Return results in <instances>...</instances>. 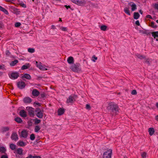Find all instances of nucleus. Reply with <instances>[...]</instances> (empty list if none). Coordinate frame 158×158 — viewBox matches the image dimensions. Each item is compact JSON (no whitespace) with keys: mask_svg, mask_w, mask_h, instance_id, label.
Masks as SVG:
<instances>
[{"mask_svg":"<svg viewBox=\"0 0 158 158\" xmlns=\"http://www.w3.org/2000/svg\"><path fill=\"white\" fill-rule=\"evenodd\" d=\"M107 109L112 114H117L118 112V105L114 102H110L107 107Z\"/></svg>","mask_w":158,"mask_h":158,"instance_id":"f257e3e1","label":"nucleus"},{"mask_svg":"<svg viewBox=\"0 0 158 158\" xmlns=\"http://www.w3.org/2000/svg\"><path fill=\"white\" fill-rule=\"evenodd\" d=\"M70 69L73 72L76 73H79L81 71V64L78 63L73 64L71 66Z\"/></svg>","mask_w":158,"mask_h":158,"instance_id":"f03ea898","label":"nucleus"},{"mask_svg":"<svg viewBox=\"0 0 158 158\" xmlns=\"http://www.w3.org/2000/svg\"><path fill=\"white\" fill-rule=\"evenodd\" d=\"M112 150L111 149L108 150L105 152L103 155V158H111Z\"/></svg>","mask_w":158,"mask_h":158,"instance_id":"7ed1b4c3","label":"nucleus"},{"mask_svg":"<svg viewBox=\"0 0 158 158\" xmlns=\"http://www.w3.org/2000/svg\"><path fill=\"white\" fill-rule=\"evenodd\" d=\"M71 1L73 3L80 6L83 5L86 3L85 0H71Z\"/></svg>","mask_w":158,"mask_h":158,"instance_id":"20e7f679","label":"nucleus"},{"mask_svg":"<svg viewBox=\"0 0 158 158\" xmlns=\"http://www.w3.org/2000/svg\"><path fill=\"white\" fill-rule=\"evenodd\" d=\"M35 112H36V116L39 118H42L43 117V111H41L40 109L37 108L35 110Z\"/></svg>","mask_w":158,"mask_h":158,"instance_id":"39448f33","label":"nucleus"},{"mask_svg":"<svg viewBox=\"0 0 158 158\" xmlns=\"http://www.w3.org/2000/svg\"><path fill=\"white\" fill-rule=\"evenodd\" d=\"M26 110L28 112L29 115L31 117H33L34 116V110L33 108L31 107H27Z\"/></svg>","mask_w":158,"mask_h":158,"instance_id":"423d86ee","label":"nucleus"},{"mask_svg":"<svg viewBox=\"0 0 158 158\" xmlns=\"http://www.w3.org/2000/svg\"><path fill=\"white\" fill-rule=\"evenodd\" d=\"M77 96L74 95H71L69 96L67 100V103H69L74 102L75 101V98Z\"/></svg>","mask_w":158,"mask_h":158,"instance_id":"0eeeda50","label":"nucleus"},{"mask_svg":"<svg viewBox=\"0 0 158 158\" xmlns=\"http://www.w3.org/2000/svg\"><path fill=\"white\" fill-rule=\"evenodd\" d=\"M18 87L20 89L24 88L26 85L25 83L23 81H19L17 83Z\"/></svg>","mask_w":158,"mask_h":158,"instance_id":"6e6552de","label":"nucleus"},{"mask_svg":"<svg viewBox=\"0 0 158 158\" xmlns=\"http://www.w3.org/2000/svg\"><path fill=\"white\" fill-rule=\"evenodd\" d=\"M19 73L18 72L12 73L10 76V77L12 79H17L19 76Z\"/></svg>","mask_w":158,"mask_h":158,"instance_id":"1a4fd4ad","label":"nucleus"},{"mask_svg":"<svg viewBox=\"0 0 158 158\" xmlns=\"http://www.w3.org/2000/svg\"><path fill=\"white\" fill-rule=\"evenodd\" d=\"M11 139L15 141L19 139L18 136L16 133H13L11 136Z\"/></svg>","mask_w":158,"mask_h":158,"instance_id":"9d476101","label":"nucleus"},{"mask_svg":"<svg viewBox=\"0 0 158 158\" xmlns=\"http://www.w3.org/2000/svg\"><path fill=\"white\" fill-rule=\"evenodd\" d=\"M36 64L37 67L39 68L40 69L43 70H47V69H46L44 67L41 65V63L40 62L38 63V62L36 61Z\"/></svg>","mask_w":158,"mask_h":158,"instance_id":"9b49d317","label":"nucleus"},{"mask_svg":"<svg viewBox=\"0 0 158 158\" xmlns=\"http://www.w3.org/2000/svg\"><path fill=\"white\" fill-rule=\"evenodd\" d=\"M28 136V133L25 130H23L22 131L20 136L24 138H26Z\"/></svg>","mask_w":158,"mask_h":158,"instance_id":"f8f14e48","label":"nucleus"},{"mask_svg":"<svg viewBox=\"0 0 158 158\" xmlns=\"http://www.w3.org/2000/svg\"><path fill=\"white\" fill-rule=\"evenodd\" d=\"M24 102L25 103L29 104L32 102V99L29 97H26L23 99Z\"/></svg>","mask_w":158,"mask_h":158,"instance_id":"ddd939ff","label":"nucleus"},{"mask_svg":"<svg viewBox=\"0 0 158 158\" xmlns=\"http://www.w3.org/2000/svg\"><path fill=\"white\" fill-rule=\"evenodd\" d=\"M19 114L20 116L23 117H26L27 116L26 111L24 110H21L19 112Z\"/></svg>","mask_w":158,"mask_h":158,"instance_id":"4468645a","label":"nucleus"},{"mask_svg":"<svg viewBox=\"0 0 158 158\" xmlns=\"http://www.w3.org/2000/svg\"><path fill=\"white\" fill-rule=\"evenodd\" d=\"M67 61L69 64H73L74 62V58L72 56H70L67 59Z\"/></svg>","mask_w":158,"mask_h":158,"instance_id":"2eb2a0df","label":"nucleus"},{"mask_svg":"<svg viewBox=\"0 0 158 158\" xmlns=\"http://www.w3.org/2000/svg\"><path fill=\"white\" fill-rule=\"evenodd\" d=\"M32 93V95L35 97L38 96L40 94V92L36 89L33 90Z\"/></svg>","mask_w":158,"mask_h":158,"instance_id":"dca6fc26","label":"nucleus"},{"mask_svg":"<svg viewBox=\"0 0 158 158\" xmlns=\"http://www.w3.org/2000/svg\"><path fill=\"white\" fill-rule=\"evenodd\" d=\"M25 78L28 80H30L31 78V77L30 74L28 73H25L23 76L22 77V78L23 79V78Z\"/></svg>","mask_w":158,"mask_h":158,"instance_id":"f3484780","label":"nucleus"},{"mask_svg":"<svg viewBox=\"0 0 158 158\" xmlns=\"http://www.w3.org/2000/svg\"><path fill=\"white\" fill-rule=\"evenodd\" d=\"M64 112V109L60 108L58 111V115H60L63 114Z\"/></svg>","mask_w":158,"mask_h":158,"instance_id":"a211bd4d","label":"nucleus"},{"mask_svg":"<svg viewBox=\"0 0 158 158\" xmlns=\"http://www.w3.org/2000/svg\"><path fill=\"white\" fill-rule=\"evenodd\" d=\"M0 10L3 12L6 15H8L9 13L8 11L3 7L0 6Z\"/></svg>","mask_w":158,"mask_h":158,"instance_id":"6ab92c4d","label":"nucleus"},{"mask_svg":"<svg viewBox=\"0 0 158 158\" xmlns=\"http://www.w3.org/2000/svg\"><path fill=\"white\" fill-rule=\"evenodd\" d=\"M30 67V65L29 64L27 63L26 64V65H24L22 66L21 67V69L22 70H24L27 69Z\"/></svg>","mask_w":158,"mask_h":158,"instance_id":"aec40b11","label":"nucleus"},{"mask_svg":"<svg viewBox=\"0 0 158 158\" xmlns=\"http://www.w3.org/2000/svg\"><path fill=\"white\" fill-rule=\"evenodd\" d=\"M135 56L141 60H142L143 59H145L146 58L145 56L141 55L140 54H136L135 55Z\"/></svg>","mask_w":158,"mask_h":158,"instance_id":"412c9836","label":"nucleus"},{"mask_svg":"<svg viewBox=\"0 0 158 158\" xmlns=\"http://www.w3.org/2000/svg\"><path fill=\"white\" fill-rule=\"evenodd\" d=\"M152 36L156 39V37H158V31L152 32Z\"/></svg>","mask_w":158,"mask_h":158,"instance_id":"4be33fe9","label":"nucleus"},{"mask_svg":"<svg viewBox=\"0 0 158 158\" xmlns=\"http://www.w3.org/2000/svg\"><path fill=\"white\" fill-rule=\"evenodd\" d=\"M148 131L149 135H152L154 134L155 131L153 128H150L148 129Z\"/></svg>","mask_w":158,"mask_h":158,"instance_id":"5701e85b","label":"nucleus"},{"mask_svg":"<svg viewBox=\"0 0 158 158\" xmlns=\"http://www.w3.org/2000/svg\"><path fill=\"white\" fill-rule=\"evenodd\" d=\"M140 15L138 12L134 13V18L135 19H138Z\"/></svg>","mask_w":158,"mask_h":158,"instance_id":"b1692460","label":"nucleus"},{"mask_svg":"<svg viewBox=\"0 0 158 158\" xmlns=\"http://www.w3.org/2000/svg\"><path fill=\"white\" fill-rule=\"evenodd\" d=\"M124 11L128 15H131V13L130 12L129 10V8L127 7H126L124 8Z\"/></svg>","mask_w":158,"mask_h":158,"instance_id":"393cba45","label":"nucleus"},{"mask_svg":"<svg viewBox=\"0 0 158 158\" xmlns=\"http://www.w3.org/2000/svg\"><path fill=\"white\" fill-rule=\"evenodd\" d=\"M18 62V61L17 60H15L14 61L11 62L10 63V65L11 66H14L16 64H17Z\"/></svg>","mask_w":158,"mask_h":158,"instance_id":"a878e982","label":"nucleus"},{"mask_svg":"<svg viewBox=\"0 0 158 158\" xmlns=\"http://www.w3.org/2000/svg\"><path fill=\"white\" fill-rule=\"evenodd\" d=\"M15 120L18 123H21L22 122V119L20 117H17L15 118Z\"/></svg>","mask_w":158,"mask_h":158,"instance_id":"bb28decb","label":"nucleus"},{"mask_svg":"<svg viewBox=\"0 0 158 158\" xmlns=\"http://www.w3.org/2000/svg\"><path fill=\"white\" fill-rule=\"evenodd\" d=\"M23 150L21 148H19L17 150V152L18 154L21 155L22 154Z\"/></svg>","mask_w":158,"mask_h":158,"instance_id":"cd10ccee","label":"nucleus"},{"mask_svg":"<svg viewBox=\"0 0 158 158\" xmlns=\"http://www.w3.org/2000/svg\"><path fill=\"white\" fill-rule=\"evenodd\" d=\"M18 144L19 146L22 147H23L25 145V143L23 141H19L18 142Z\"/></svg>","mask_w":158,"mask_h":158,"instance_id":"c85d7f7f","label":"nucleus"},{"mask_svg":"<svg viewBox=\"0 0 158 158\" xmlns=\"http://www.w3.org/2000/svg\"><path fill=\"white\" fill-rule=\"evenodd\" d=\"M10 147L12 150H14L16 148V146L14 144L11 143L10 144Z\"/></svg>","mask_w":158,"mask_h":158,"instance_id":"c756f323","label":"nucleus"},{"mask_svg":"<svg viewBox=\"0 0 158 158\" xmlns=\"http://www.w3.org/2000/svg\"><path fill=\"white\" fill-rule=\"evenodd\" d=\"M131 10L132 11H134L136 9V5L135 4H132L131 6Z\"/></svg>","mask_w":158,"mask_h":158,"instance_id":"7c9ffc66","label":"nucleus"},{"mask_svg":"<svg viewBox=\"0 0 158 158\" xmlns=\"http://www.w3.org/2000/svg\"><path fill=\"white\" fill-rule=\"evenodd\" d=\"M107 28V27L104 25L101 26L100 27L101 30L104 31L106 30Z\"/></svg>","mask_w":158,"mask_h":158,"instance_id":"2f4dec72","label":"nucleus"},{"mask_svg":"<svg viewBox=\"0 0 158 158\" xmlns=\"http://www.w3.org/2000/svg\"><path fill=\"white\" fill-rule=\"evenodd\" d=\"M151 26L153 28H156L157 27V26L155 25V23L153 22H151L150 23Z\"/></svg>","mask_w":158,"mask_h":158,"instance_id":"473e14b6","label":"nucleus"},{"mask_svg":"<svg viewBox=\"0 0 158 158\" xmlns=\"http://www.w3.org/2000/svg\"><path fill=\"white\" fill-rule=\"evenodd\" d=\"M6 150L4 147H0V152L3 153H4L6 152Z\"/></svg>","mask_w":158,"mask_h":158,"instance_id":"72a5a7b5","label":"nucleus"},{"mask_svg":"<svg viewBox=\"0 0 158 158\" xmlns=\"http://www.w3.org/2000/svg\"><path fill=\"white\" fill-rule=\"evenodd\" d=\"M28 51L30 53H33L35 52V50L34 48H29L28 49Z\"/></svg>","mask_w":158,"mask_h":158,"instance_id":"f704fd0d","label":"nucleus"},{"mask_svg":"<svg viewBox=\"0 0 158 158\" xmlns=\"http://www.w3.org/2000/svg\"><path fill=\"white\" fill-rule=\"evenodd\" d=\"M40 128L38 126H36L35 127V131L36 132H37L40 130Z\"/></svg>","mask_w":158,"mask_h":158,"instance_id":"c9c22d12","label":"nucleus"},{"mask_svg":"<svg viewBox=\"0 0 158 158\" xmlns=\"http://www.w3.org/2000/svg\"><path fill=\"white\" fill-rule=\"evenodd\" d=\"M35 138V136L34 134H32L30 136V139L31 140H33Z\"/></svg>","mask_w":158,"mask_h":158,"instance_id":"e433bc0d","label":"nucleus"},{"mask_svg":"<svg viewBox=\"0 0 158 158\" xmlns=\"http://www.w3.org/2000/svg\"><path fill=\"white\" fill-rule=\"evenodd\" d=\"M41 122V120L40 119H39L38 118H36L35 119V124H37L40 123Z\"/></svg>","mask_w":158,"mask_h":158,"instance_id":"4c0bfd02","label":"nucleus"},{"mask_svg":"<svg viewBox=\"0 0 158 158\" xmlns=\"http://www.w3.org/2000/svg\"><path fill=\"white\" fill-rule=\"evenodd\" d=\"M60 29L63 31H66L67 30V28L66 27H61L60 28Z\"/></svg>","mask_w":158,"mask_h":158,"instance_id":"58836bf2","label":"nucleus"},{"mask_svg":"<svg viewBox=\"0 0 158 158\" xmlns=\"http://www.w3.org/2000/svg\"><path fill=\"white\" fill-rule=\"evenodd\" d=\"M145 62H146L147 64L149 65L150 64V62H151L150 61V59L149 58L146 59H145Z\"/></svg>","mask_w":158,"mask_h":158,"instance_id":"ea45409f","label":"nucleus"},{"mask_svg":"<svg viewBox=\"0 0 158 158\" xmlns=\"http://www.w3.org/2000/svg\"><path fill=\"white\" fill-rule=\"evenodd\" d=\"M146 153L145 152H143L141 154V156L142 158H146Z\"/></svg>","mask_w":158,"mask_h":158,"instance_id":"a19ab883","label":"nucleus"},{"mask_svg":"<svg viewBox=\"0 0 158 158\" xmlns=\"http://www.w3.org/2000/svg\"><path fill=\"white\" fill-rule=\"evenodd\" d=\"M3 131H6L9 130V128L8 127H4L3 128Z\"/></svg>","mask_w":158,"mask_h":158,"instance_id":"79ce46f5","label":"nucleus"},{"mask_svg":"<svg viewBox=\"0 0 158 158\" xmlns=\"http://www.w3.org/2000/svg\"><path fill=\"white\" fill-rule=\"evenodd\" d=\"M21 24L20 23L17 22L15 23V26L16 27H19L20 26Z\"/></svg>","mask_w":158,"mask_h":158,"instance_id":"37998d69","label":"nucleus"},{"mask_svg":"<svg viewBox=\"0 0 158 158\" xmlns=\"http://www.w3.org/2000/svg\"><path fill=\"white\" fill-rule=\"evenodd\" d=\"M92 61L94 62L95 61V60L97 59V57H96L95 56H93L92 57Z\"/></svg>","mask_w":158,"mask_h":158,"instance_id":"c03bdc74","label":"nucleus"},{"mask_svg":"<svg viewBox=\"0 0 158 158\" xmlns=\"http://www.w3.org/2000/svg\"><path fill=\"white\" fill-rule=\"evenodd\" d=\"M137 93L136 90H132L131 92V94L133 95H136V94Z\"/></svg>","mask_w":158,"mask_h":158,"instance_id":"a18cd8bd","label":"nucleus"},{"mask_svg":"<svg viewBox=\"0 0 158 158\" xmlns=\"http://www.w3.org/2000/svg\"><path fill=\"white\" fill-rule=\"evenodd\" d=\"M154 7L155 9L158 10V3H156L155 4Z\"/></svg>","mask_w":158,"mask_h":158,"instance_id":"49530a36","label":"nucleus"},{"mask_svg":"<svg viewBox=\"0 0 158 158\" xmlns=\"http://www.w3.org/2000/svg\"><path fill=\"white\" fill-rule=\"evenodd\" d=\"M90 105L89 104H86V108L88 110L90 109Z\"/></svg>","mask_w":158,"mask_h":158,"instance_id":"de8ad7c7","label":"nucleus"},{"mask_svg":"<svg viewBox=\"0 0 158 158\" xmlns=\"http://www.w3.org/2000/svg\"><path fill=\"white\" fill-rule=\"evenodd\" d=\"M20 6L24 8H26V5L23 3H21L20 4Z\"/></svg>","mask_w":158,"mask_h":158,"instance_id":"09e8293b","label":"nucleus"},{"mask_svg":"<svg viewBox=\"0 0 158 158\" xmlns=\"http://www.w3.org/2000/svg\"><path fill=\"white\" fill-rule=\"evenodd\" d=\"M32 158H41L40 156H33L32 155Z\"/></svg>","mask_w":158,"mask_h":158,"instance_id":"8fccbe9b","label":"nucleus"},{"mask_svg":"<svg viewBox=\"0 0 158 158\" xmlns=\"http://www.w3.org/2000/svg\"><path fill=\"white\" fill-rule=\"evenodd\" d=\"M135 23L136 25H137L138 26L140 25V23H139V21L138 20H137L136 21V22H135Z\"/></svg>","mask_w":158,"mask_h":158,"instance_id":"3c124183","label":"nucleus"},{"mask_svg":"<svg viewBox=\"0 0 158 158\" xmlns=\"http://www.w3.org/2000/svg\"><path fill=\"white\" fill-rule=\"evenodd\" d=\"M40 95L42 98H43L45 97V94L44 93L41 94Z\"/></svg>","mask_w":158,"mask_h":158,"instance_id":"603ef678","label":"nucleus"},{"mask_svg":"<svg viewBox=\"0 0 158 158\" xmlns=\"http://www.w3.org/2000/svg\"><path fill=\"white\" fill-rule=\"evenodd\" d=\"M34 104L36 105H37L38 106H41L40 103H39V102H34Z\"/></svg>","mask_w":158,"mask_h":158,"instance_id":"864d4df0","label":"nucleus"},{"mask_svg":"<svg viewBox=\"0 0 158 158\" xmlns=\"http://www.w3.org/2000/svg\"><path fill=\"white\" fill-rule=\"evenodd\" d=\"M64 7L67 9H68V8H71L70 6L69 5L67 6L66 5H64Z\"/></svg>","mask_w":158,"mask_h":158,"instance_id":"5fc2aeb1","label":"nucleus"},{"mask_svg":"<svg viewBox=\"0 0 158 158\" xmlns=\"http://www.w3.org/2000/svg\"><path fill=\"white\" fill-rule=\"evenodd\" d=\"M146 17L149 19H152V16L151 15H147Z\"/></svg>","mask_w":158,"mask_h":158,"instance_id":"6e6d98bb","label":"nucleus"},{"mask_svg":"<svg viewBox=\"0 0 158 158\" xmlns=\"http://www.w3.org/2000/svg\"><path fill=\"white\" fill-rule=\"evenodd\" d=\"M10 54V52H9V51L7 50L6 51V55H9Z\"/></svg>","mask_w":158,"mask_h":158,"instance_id":"4d7b16f0","label":"nucleus"},{"mask_svg":"<svg viewBox=\"0 0 158 158\" xmlns=\"http://www.w3.org/2000/svg\"><path fill=\"white\" fill-rule=\"evenodd\" d=\"M1 158H8L7 155H2V156Z\"/></svg>","mask_w":158,"mask_h":158,"instance_id":"13d9d810","label":"nucleus"},{"mask_svg":"<svg viewBox=\"0 0 158 158\" xmlns=\"http://www.w3.org/2000/svg\"><path fill=\"white\" fill-rule=\"evenodd\" d=\"M3 27V26L2 23H0V28H2Z\"/></svg>","mask_w":158,"mask_h":158,"instance_id":"bf43d9fd","label":"nucleus"},{"mask_svg":"<svg viewBox=\"0 0 158 158\" xmlns=\"http://www.w3.org/2000/svg\"><path fill=\"white\" fill-rule=\"evenodd\" d=\"M51 27H52V29H56L54 25H52Z\"/></svg>","mask_w":158,"mask_h":158,"instance_id":"052dcab7","label":"nucleus"},{"mask_svg":"<svg viewBox=\"0 0 158 158\" xmlns=\"http://www.w3.org/2000/svg\"><path fill=\"white\" fill-rule=\"evenodd\" d=\"M155 119H156L157 121H158V115H156V117H155Z\"/></svg>","mask_w":158,"mask_h":158,"instance_id":"680f3d73","label":"nucleus"},{"mask_svg":"<svg viewBox=\"0 0 158 158\" xmlns=\"http://www.w3.org/2000/svg\"><path fill=\"white\" fill-rule=\"evenodd\" d=\"M139 12L141 14H143V11H142V10H139Z\"/></svg>","mask_w":158,"mask_h":158,"instance_id":"e2e57ef3","label":"nucleus"},{"mask_svg":"<svg viewBox=\"0 0 158 158\" xmlns=\"http://www.w3.org/2000/svg\"><path fill=\"white\" fill-rule=\"evenodd\" d=\"M7 2H10L11 1H13L14 0H5Z\"/></svg>","mask_w":158,"mask_h":158,"instance_id":"0e129e2a","label":"nucleus"},{"mask_svg":"<svg viewBox=\"0 0 158 158\" xmlns=\"http://www.w3.org/2000/svg\"><path fill=\"white\" fill-rule=\"evenodd\" d=\"M156 107L158 109V102L156 103Z\"/></svg>","mask_w":158,"mask_h":158,"instance_id":"69168bd1","label":"nucleus"},{"mask_svg":"<svg viewBox=\"0 0 158 158\" xmlns=\"http://www.w3.org/2000/svg\"><path fill=\"white\" fill-rule=\"evenodd\" d=\"M3 73L2 72H0V76H1L2 74Z\"/></svg>","mask_w":158,"mask_h":158,"instance_id":"338daca9","label":"nucleus"},{"mask_svg":"<svg viewBox=\"0 0 158 158\" xmlns=\"http://www.w3.org/2000/svg\"><path fill=\"white\" fill-rule=\"evenodd\" d=\"M59 21H62V19H61V18H59Z\"/></svg>","mask_w":158,"mask_h":158,"instance_id":"774afa93","label":"nucleus"}]
</instances>
